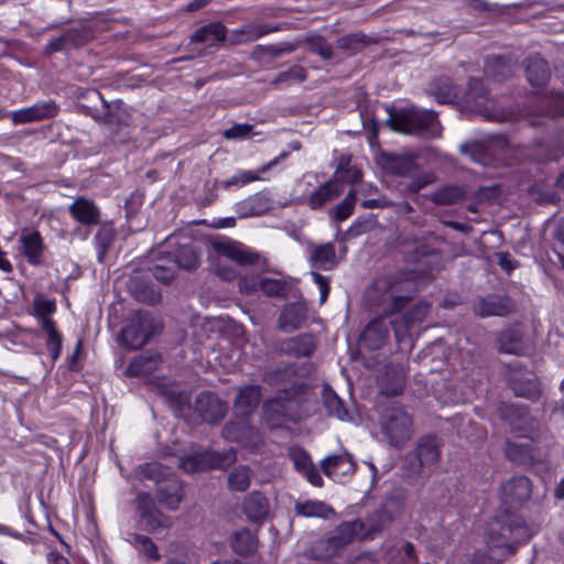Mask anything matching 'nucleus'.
Here are the masks:
<instances>
[{
	"label": "nucleus",
	"instance_id": "obj_44",
	"mask_svg": "<svg viewBox=\"0 0 564 564\" xmlns=\"http://www.w3.org/2000/svg\"><path fill=\"white\" fill-rule=\"evenodd\" d=\"M511 73L509 64L505 58L496 56L486 62V74L495 80H501Z\"/></svg>",
	"mask_w": 564,
	"mask_h": 564
},
{
	"label": "nucleus",
	"instance_id": "obj_56",
	"mask_svg": "<svg viewBox=\"0 0 564 564\" xmlns=\"http://www.w3.org/2000/svg\"><path fill=\"white\" fill-rule=\"evenodd\" d=\"M149 360L142 356L134 358L127 368V373L129 376H139L144 371L149 370L148 367Z\"/></svg>",
	"mask_w": 564,
	"mask_h": 564
},
{
	"label": "nucleus",
	"instance_id": "obj_46",
	"mask_svg": "<svg viewBox=\"0 0 564 564\" xmlns=\"http://www.w3.org/2000/svg\"><path fill=\"white\" fill-rule=\"evenodd\" d=\"M463 196V192L458 187H444L442 189L436 191L432 195L433 202L440 205H448L454 204Z\"/></svg>",
	"mask_w": 564,
	"mask_h": 564
},
{
	"label": "nucleus",
	"instance_id": "obj_39",
	"mask_svg": "<svg viewBox=\"0 0 564 564\" xmlns=\"http://www.w3.org/2000/svg\"><path fill=\"white\" fill-rule=\"evenodd\" d=\"M511 389L516 395L530 400H535L541 394L540 384L535 379H513L511 381Z\"/></svg>",
	"mask_w": 564,
	"mask_h": 564
},
{
	"label": "nucleus",
	"instance_id": "obj_8",
	"mask_svg": "<svg viewBox=\"0 0 564 564\" xmlns=\"http://www.w3.org/2000/svg\"><path fill=\"white\" fill-rule=\"evenodd\" d=\"M310 257L308 261L311 267L316 270H333L337 267L341 258L346 253V248L343 249V256L337 257L336 249L333 242L321 245L312 243L308 246Z\"/></svg>",
	"mask_w": 564,
	"mask_h": 564
},
{
	"label": "nucleus",
	"instance_id": "obj_50",
	"mask_svg": "<svg viewBox=\"0 0 564 564\" xmlns=\"http://www.w3.org/2000/svg\"><path fill=\"white\" fill-rule=\"evenodd\" d=\"M34 310L40 319L41 326L43 327L44 319H52L50 314L55 312L56 304L54 300H50L43 296H37L34 300Z\"/></svg>",
	"mask_w": 564,
	"mask_h": 564
},
{
	"label": "nucleus",
	"instance_id": "obj_49",
	"mask_svg": "<svg viewBox=\"0 0 564 564\" xmlns=\"http://www.w3.org/2000/svg\"><path fill=\"white\" fill-rule=\"evenodd\" d=\"M115 239L113 229L110 226H101L95 236L96 245L99 249V260L105 256L108 247Z\"/></svg>",
	"mask_w": 564,
	"mask_h": 564
},
{
	"label": "nucleus",
	"instance_id": "obj_19",
	"mask_svg": "<svg viewBox=\"0 0 564 564\" xmlns=\"http://www.w3.org/2000/svg\"><path fill=\"white\" fill-rule=\"evenodd\" d=\"M22 245V252L28 259V262L36 265L42 261L43 241L40 232L37 231H23L20 237Z\"/></svg>",
	"mask_w": 564,
	"mask_h": 564
},
{
	"label": "nucleus",
	"instance_id": "obj_36",
	"mask_svg": "<svg viewBox=\"0 0 564 564\" xmlns=\"http://www.w3.org/2000/svg\"><path fill=\"white\" fill-rule=\"evenodd\" d=\"M429 313V305L426 303H419L416 304L411 312L404 316L403 322L399 323L397 321L392 322V326L394 329V334L398 338L403 336V333L413 324L416 322H421L424 319L426 314Z\"/></svg>",
	"mask_w": 564,
	"mask_h": 564
},
{
	"label": "nucleus",
	"instance_id": "obj_27",
	"mask_svg": "<svg viewBox=\"0 0 564 564\" xmlns=\"http://www.w3.org/2000/svg\"><path fill=\"white\" fill-rule=\"evenodd\" d=\"M226 39V28L219 22L208 23L192 35L191 41L194 43H207L209 45L224 42Z\"/></svg>",
	"mask_w": 564,
	"mask_h": 564
},
{
	"label": "nucleus",
	"instance_id": "obj_9",
	"mask_svg": "<svg viewBox=\"0 0 564 564\" xmlns=\"http://www.w3.org/2000/svg\"><path fill=\"white\" fill-rule=\"evenodd\" d=\"M322 467L327 477L338 482L345 481L355 471V463L346 452L324 458Z\"/></svg>",
	"mask_w": 564,
	"mask_h": 564
},
{
	"label": "nucleus",
	"instance_id": "obj_40",
	"mask_svg": "<svg viewBox=\"0 0 564 564\" xmlns=\"http://www.w3.org/2000/svg\"><path fill=\"white\" fill-rule=\"evenodd\" d=\"M251 482V469L246 466L235 468L228 476V486L235 491H245Z\"/></svg>",
	"mask_w": 564,
	"mask_h": 564
},
{
	"label": "nucleus",
	"instance_id": "obj_15",
	"mask_svg": "<svg viewBox=\"0 0 564 564\" xmlns=\"http://www.w3.org/2000/svg\"><path fill=\"white\" fill-rule=\"evenodd\" d=\"M246 517L252 522H262L270 512L268 499L259 491L250 492L242 506Z\"/></svg>",
	"mask_w": 564,
	"mask_h": 564
},
{
	"label": "nucleus",
	"instance_id": "obj_51",
	"mask_svg": "<svg viewBox=\"0 0 564 564\" xmlns=\"http://www.w3.org/2000/svg\"><path fill=\"white\" fill-rule=\"evenodd\" d=\"M284 290L285 285L280 280L263 278L259 281V291L269 296L280 295Z\"/></svg>",
	"mask_w": 564,
	"mask_h": 564
},
{
	"label": "nucleus",
	"instance_id": "obj_38",
	"mask_svg": "<svg viewBox=\"0 0 564 564\" xmlns=\"http://www.w3.org/2000/svg\"><path fill=\"white\" fill-rule=\"evenodd\" d=\"M433 94L442 104L454 102L459 99L457 88L448 78H441L434 83Z\"/></svg>",
	"mask_w": 564,
	"mask_h": 564
},
{
	"label": "nucleus",
	"instance_id": "obj_16",
	"mask_svg": "<svg viewBox=\"0 0 564 564\" xmlns=\"http://www.w3.org/2000/svg\"><path fill=\"white\" fill-rule=\"evenodd\" d=\"M70 215L83 225H96L99 223L100 212L93 200L76 198L68 208Z\"/></svg>",
	"mask_w": 564,
	"mask_h": 564
},
{
	"label": "nucleus",
	"instance_id": "obj_45",
	"mask_svg": "<svg viewBox=\"0 0 564 564\" xmlns=\"http://www.w3.org/2000/svg\"><path fill=\"white\" fill-rule=\"evenodd\" d=\"M130 542L139 552L143 553L149 560H160L158 547L150 538L135 534L132 536V540Z\"/></svg>",
	"mask_w": 564,
	"mask_h": 564
},
{
	"label": "nucleus",
	"instance_id": "obj_22",
	"mask_svg": "<svg viewBox=\"0 0 564 564\" xmlns=\"http://www.w3.org/2000/svg\"><path fill=\"white\" fill-rule=\"evenodd\" d=\"M364 523L360 520L341 523L336 533L329 539V544L339 546L348 544L356 539L364 538Z\"/></svg>",
	"mask_w": 564,
	"mask_h": 564
},
{
	"label": "nucleus",
	"instance_id": "obj_14",
	"mask_svg": "<svg viewBox=\"0 0 564 564\" xmlns=\"http://www.w3.org/2000/svg\"><path fill=\"white\" fill-rule=\"evenodd\" d=\"M290 457L299 473L316 487L322 486L323 479L319 471L312 464L310 455L302 448L295 447L290 451Z\"/></svg>",
	"mask_w": 564,
	"mask_h": 564
},
{
	"label": "nucleus",
	"instance_id": "obj_26",
	"mask_svg": "<svg viewBox=\"0 0 564 564\" xmlns=\"http://www.w3.org/2000/svg\"><path fill=\"white\" fill-rule=\"evenodd\" d=\"M509 311V302L496 295L480 299L475 305V312L480 316H500L507 314Z\"/></svg>",
	"mask_w": 564,
	"mask_h": 564
},
{
	"label": "nucleus",
	"instance_id": "obj_21",
	"mask_svg": "<svg viewBox=\"0 0 564 564\" xmlns=\"http://www.w3.org/2000/svg\"><path fill=\"white\" fill-rule=\"evenodd\" d=\"M388 327L381 319L371 321L361 335V344L369 349H378L388 338Z\"/></svg>",
	"mask_w": 564,
	"mask_h": 564
},
{
	"label": "nucleus",
	"instance_id": "obj_34",
	"mask_svg": "<svg viewBox=\"0 0 564 564\" xmlns=\"http://www.w3.org/2000/svg\"><path fill=\"white\" fill-rule=\"evenodd\" d=\"M315 349L314 339L311 335H303L295 338H291L283 343L282 350L296 356L306 357L310 356Z\"/></svg>",
	"mask_w": 564,
	"mask_h": 564
},
{
	"label": "nucleus",
	"instance_id": "obj_29",
	"mask_svg": "<svg viewBox=\"0 0 564 564\" xmlns=\"http://www.w3.org/2000/svg\"><path fill=\"white\" fill-rule=\"evenodd\" d=\"M261 398L260 388L258 386H247L239 391L236 398V410L245 415L251 412L259 403Z\"/></svg>",
	"mask_w": 564,
	"mask_h": 564
},
{
	"label": "nucleus",
	"instance_id": "obj_24",
	"mask_svg": "<svg viewBox=\"0 0 564 564\" xmlns=\"http://www.w3.org/2000/svg\"><path fill=\"white\" fill-rule=\"evenodd\" d=\"M512 433L517 438L532 440L538 427V422L525 411L509 416Z\"/></svg>",
	"mask_w": 564,
	"mask_h": 564
},
{
	"label": "nucleus",
	"instance_id": "obj_33",
	"mask_svg": "<svg viewBox=\"0 0 564 564\" xmlns=\"http://www.w3.org/2000/svg\"><path fill=\"white\" fill-rule=\"evenodd\" d=\"M231 546L236 553L247 555L257 550L258 540L250 530L240 529L232 534Z\"/></svg>",
	"mask_w": 564,
	"mask_h": 564
},
{
	"label": "nucleus",
	"instance_id": "obj_20",
	"mask_svg": "<svg viewBox=\"0 0 564 564\" xmlns=\"http://www.w3.org/2000/svg\"><path fill=\"white\" fill-rule=\"evenodd\" d=\"M197 408L203 419L210 423L221 420L226 413V406L214 394H200L197 398Z\"/></svg>",
	"mask_w": 564,
	"mask_h": 564
},
{
	"label": "nucleus",
	"instance_id": "obj_28",
	"mask_svg": "<svg viewBox=\"0 0 564 564\" xmlns=\"http://www.w3.org/2000/svg\"><path fill=\"white\" fill-rule=\"evenodd\" d=\"M304 319L305 312L303 307L299 304H289L280 315L279 327L283 332H293L300 328Z\"/></svg>",
	"mask_w": 564,
	"mask_h": 564
},
{
	"label": "nucleus",
	"instance_id": "obj_48",
	"mask_svg": "<svg viewBox=\"0 0 564 564\" xmlns=\"http://www.w3.org/2000/svg\"><path fill=\"white\" fill-rule=\"evenodd\" d=\"M175 263L180 268L192 270L197 267L198 257L192 247L184 246L178 250Z\"/></svg>",
	"mask_w": 564,
	"mask_h": 564
},
{
	"label": "nucleus",
	"instance_id": "obj_62",
	"mask_svg": "<svg viewBox=\"0 0 564 564\" xmlns=\"http://www.w3.org/2000/svg\"><path fill=\"white\" fill-rule=\"evenodd\" d=\"M361 205L365 208H382V207H388V206L392 205V203L386 198H377V199H366L361 203Z\"/></svg>",
	"mask_w": 564,
	"mask_h": 564
},
{
	"label": "nucleus",
	"instance_id": "obj_3",
	"mask_svg": "<svg viewBox=\"0 0 564 564\" xmlns=\"http://www.w3.org/2000/svg\"><path fill=\"white\" fill-rule=\"evenodd\" d=\"M413 431L412 417L400 408L390 409L381 419V432L391 446L402 447Z\"/></svg>",
	"mask_w": 564,
	"mask_h": 564
},
{
	"label": "nucleus",
	"instance_id": "obj_37",
	"mask_svg": "<svg viewBox=\"0 0 564 564\" xmlns=\"http://www.w3.org/2000/svg\"><path fill=\"white\" fill-rule=\"evenodd\" d=\"M43 330L47 334L46 346L53 361H55L61 356L62 335L57 332L53 319L43 321Z\"/></svg>",
	"mask_w": 564,
	"mask_h": 564
},
{
	"label": "nucleus",
	"instance_id": "obj_13",
	"mask_svg": "<svg viewBox=\"0 0 564 564\" xmlns=\"http://www.w3.org/2000/svg\"><path fill=\"white\" fill-rule=\"evenodd\" d=\"M213 249L218 261L230 260L238 264H247L253 262V256L243 250L238 243L232 241H215Z\"/></svg>",
	"mask_w": 564,
	"mask_h": 564
},
{
	"label": "nucleus",
	"instance_id": "obj_57",
	"mask_svg": "<svg viewBox=\"0 0 564 564\" xmlns=\"http://www.w3.org/2000/svg\"><path fill=\"white\" fill-rule=\"evenodd\" d=\"M259 281H260V278H257V276H252V275L242 276L239 280V289H240V291H242L247 294L256 293L259 291Z\"/></svg>",
	"mask_w": 564,
	"mask_h": 564
},
{
	"label": "nucleus",
	"instance_id": "obj_30",
	"mask_svg": "<svg viewBox=\"0 0 564 564\" xmlns=\"http://www.w3.org/2000/svg\"><path fill=\"white\" fill-rule=\"evenodd\" d=\"M502 540L500 538H496L495 535L489 536L488 543L491 546H505L507 545V542L509 540H527L529 538V534L525 532V528L522 525L520 521H513L512 524L509 525H502L501 527V533H500Z\"/></svg>",
	"mask_w": 564,
	"mask_h": 564
},
{
	"label": "nucleus",
	"instance_id": "obj_47",
	"mask_svg": "<svg viewBox=\"0 0 564 564\" xmlns=\"http://www.w3.org/2000/svg\"><path fill=\"white\" fill-rule=\"evenodd\" d=\"M392 172L400 176L413 177L416 174V165L411 158H395L391 162Z\"/></svg>",
	"mask_w": 564,
	"mask_h": 564
},
{
	"label": "nucleus",
	"instance_id": "obj_23",
	"mask_svg": "<svg viewBox=\"0 0 564 564\" xmlns=\"http://www.w3.org/2000/svg\"><path fill=\"white\" fill-rule=\"evenodd\" d=\"M343 192L344 186L339 181H329L312 193L308 204L313 209H317L337 198Z\"/></svg>",
	"mask_w": 564,
	"mask_h": 564
},
{
	"label": "nucleus",
	"instance_id": "obj_60",
	"mask_svg": "<svg viewBox=\"0 0 564 564\" xmlns=\"http://www.w3.org/2000/svg\"><path fill=\"white\" fill-rule=\"evenodd\" d=\"M433 182H434V176L432 174H430V173H426V174H423V175L419 176L414 181H412L408 185V188H409L410 192L416 193L421 188H423L424 186H426V185H429V184H431Z\"/></svg>",
	"mask_w": 564,
	"mask_h": 564
},
{
	"label": "nucleus",
	"instance_id": "obj_59",
	"mask_svg": "<svg viewBox=\"0 0 564 564\" xmlns=\"http://www.w3.org/2000/svg\"><path fill=\"white\" fill-rule=\"evenodd\" d=\"M311 275L319 289L321 303H324L329 293V280L328 278L321 275L319 273L314 271L311 272Z\"/></svg>",
	"mask_w": 564,
	"mask_h": 564
},
{
	"label": "nucleus",
	"instance_id": "obj_32",
	"mask_svg": "<svg viewBox=\"0 0 564 564\" xmlns=\"http://www.w3.org/2000/svg\"><path fill=\"white\" fill-rule=\"evenodd\" d=\"M416 455L422 466L432 465L440 458V445L435 437H423L416 448Z\"/></svg>",
	"mask_w": 564,
	"mask_h": 564
},
{
	"label": "nucleus",
	"instance_id": "obj_53",
	"mask_svg": "<svg viewBox=\"0 0 564 564\" xmlns=\"http://www.w3.org/2000/svg\"><path fill=\"white\" fill-rule=\"evenodd\" d=\"M252 133V126L247 123H236L224 131V137L230 139H247Z\"/></svg>",
	"mask_w": 564,
	"mask_h": 564
},
{
	"label": "nucleus",
	"instance_id": "obj_5",
	"mask_svg": "<svg viewBox=\"0 0 564 564\" xmlns=\"http://www.w3.org/2000/svg\"><path fill=\"white\" fill-rule=\"evenodd\" d=\"M139 524L150 533H158L172 527L173 519L159 511L148 494H140L135 499Z\"/></svg>",
	"mask_w": 564,
	"mask_h": 564
},
{
	"label": "nucleus",
	"instance_id": "obj_52",
	"mask_svg": "<svg viewBox=\"0 0 564 564\" xmlns=\"http://www.w3.org/2000/svg\"><path fill=\"white\" fill-rule=\"evenodd\" d=\"M349 161L345 158H341L339 166L337 167L335 174L338 178L348 182L354 183L357 182L361 177V173L356 167H348L345 169V164H348Z\"/></svg>",
	"mask_w": 564,
	"mask_h": 564
},
{
	"label": "nucleus",
	"instance_id": "obj_35",
	"mask_svg": "<svg viewBox=\"0 0 564 564\" xmlns=\"http://www.w3.org/2000/svg\"><path fill=\"white\" fill-rule=\"evenodd\" d=\"M274 30L275 29H272L268 25H247L242 29L234 31L231 34L230 42L232 44L253 42L260 39L261 36L273 32Z\"/></svg>",
	"mask_w": 564,
	"mask_h": 564
},
{
	"label": "nucleus",
	"instance_id": "obj_1",
	"mask_svg": "<svg viewBox=\"0 0 564 564\" xmlns=\"http://www.w3.org/2000/svg\"><path fill=\"white\" fill-rule=\"evenodd\" d=\"M414 272H395L378 278L367 291V300L372 306L392 315L410 301L417 290Z\"/></svg>",
	"mask_w": 564,
	"mask_h": 564
},
{
	"label": "nucleus",
	"instance_id": "obj_11",
	"mask_svg": "<svg viewBox=\"0 0 564 564\" xmlns=\"http://www.w3.org/2000/svg\"><path fill=\"white\" fill-rule=\"evenodd\" d=\"M501 494L506 503H520L530 498L531 482L523 476L511 478L502 485Z\"/></svg>",
	"mask_w": 564,
	"mask_h": 564
},
{
	"label": "nucleus",
	"instance_id": "obj_18",
	"mask_svg": "<svg viewBox=\"0 0 564 564\" xmlns=\"http://www.w3.org/2000/svg\"><path fill=\"white\" fill-rule=\"evenodd\" d=\"M288 154L282 153L279 156L274 158L273 160L269 161L268 163L260 166L257 171H239L237 174H235L232 177L227 180L225 182V186L228 187L230 185H246L251 182L257 181H265L267 178L262 176V174H265L268 171H270L272 167L279 164L280 160L285 158Z\"/></svg>",
	"mask_w": 564,
	"mask_h": 564
},
{
	"label": "nucleus",
	"instance_id": "obj_64",
	"mask_svg": "<svg viewBox=\"0 0 564 564\" xmlns=\"http://www.w3.org/2000/svg\"><path fill=\"white\" fill-rule=\"evenodd\" d=\"M0 270L3 272H7V273L12 271L11 262L8 260L6 253L1 250H0Z\"/></svg>",
	"mask_w": 564,
	"mask_h": 564
},
{
	"label": "nucleus",
	"instance_id": "obj_7",
	"mask_svg": "<svg viewBox=\"0 0 564 564\" xmlns=\"http://www.w3.org/2000/svg\"><path fill=\"white\" fill-rule=\"evenodd\" d=\"M485 89L484 84L480 79H470L468 88L462 98V102L471 111L479 113L486 120L489 121H505L509 119L507 111H489L485 107L484 102Z\"/></svg>",
	"mask_w": 564,
	"mask_h": 564
},
{
	"label": "nucleus",
	"instance_id": "obj_55",
	"mask_svg": "<svg viewBox=\"0 0 564 564\" xmlns=\"http://www.w3.org/2000/svg\"><path fill=\"white\" fill-rule=\"evenodd\" d=\"M181 500H182V495H181L178 488H175V490L171 494H167V495L162 494L160 497L161 505L170 510L177 509Z\"/></svg>",
	"mask_w": 564,
	"mask_h": 564
},
{
	"label": "nucleus",
	"instance_id": "obj_2",
	"mask_svg": "<svg viewBox=\"0 0 564 564\" xmlns=\"http://www.w3.org/2000/svg\"><path fill=\"white\" fill-rule=\"evenodd\" d=\"M389 122L393 130L402 133H420L433 138L441 134L436 113L430 110L402 109L391 116Z\"/></svg>",
	"mask_w": 564,
	"mask_h": 564
},
{
	"label": "nucleus",
	"instance_id": "obj_4",
	"mask_svg": "<svg viewBox=\"0 0 564 564\" xmlns=\"http://www.w3.org/2000/svg\"><path fill=\"white\" fill-rule=\"evenodd\" d=\"M155 330L153 317L148 312H137L123 326L118 340L129 349L142 348Z\"/></svg>",
	"mask_w": 564,
	"mask_h": 564
},
{
	"label": "nucleus",
	"instance_id": "obj_10",
	"mask_svg": "<svg viewBox=\"0 0 564 564\" xmlns=\"http://www.w3.org/2000/svg\"><path fill=\"white\" fill-rule=\"evenodd\" d=\"M223 434L225 438L240 443L248 448H256L262 442L259 432L242 422L227 424Z\"/></svg>",
	"mask_w": 564,
	"mask_h": 564
},
{
	"label": "nucleus",
	"instance_id": "obj_54",
	"mask_svg": "<svg viewBox=\"0 0 564 564\" xmlns=\"http://www.w3.org/2000/svg\"><path fill=\"white\" fill-rule=\"evenodd\" d=\"M398 560L400 563L404 564L416 563L415 550L412 543H402V545L398 549Z\"/></svg>",
	"mask_w": 564,
	"mask_h": 564
},
{
	"label": "nucleus",
	"instance_id": "obj_61",
	"mask_svg": "<svg viewBox=\"0 0 564 564\" xmlns=\"http://www.w3.org/2000/svg\"><path fill=\"white\" fill-rule=\"evenodd\" d=\"M498 263L508 273L516 268L513 260L508 253H499Z\"/></svg>",
	"mask_w": 564,
	"mask_h": 564
},
{
	"label": "nucleus",
	"instance_id": "obj_58",
	"mask_svg": "<svg viewBox=\"0 0 564 564\" xmlns=\"http://www.w3.org/2000/svg\"><path fill=\"white\" fill-rule=\"evenodd\" d=\"M152 273H153V276L156 280H159V281H161L163 283H167L174 276V265H172V267H163V265H160V264H155L152 268Z\"/></svg>",
	"mask_w": 564,
	"mask_h": 564
},
{
	"label": "nucleus",
	"instance_id": "obj_12",
	"mask_svg": "<svg viewBox=\"0 0 564 564\" xmlns=\"http://www.w3.org/2000/svg\"><path fill=\"white\" fill-rule=\"evenodd\" d=\"M291 405L289 392H283V395L270 400L264 403V420L267 424L274 429L279 427L288 415Z\"/></svg>",
	"mask_w": 564,
	"mask_h": 564
},
{
	"label": "nucleus",
	"instance_id": "obj_17",
	"mask_svg": "<svg viewBox=\"0 0 564 564\" xmlns=\"http://www.w3.org/2000/svg\"><path fill=\"white\" fill-rule=\"evenodd\" d=\"M56 111V106L52 102L35 104L31 107L13 111L11 118L15 123H25L53 117Z\"/></svg>",
	"mask_w": 564,
	"mask_h": 564
},
{
	"label": "nucleus",
	"instance_id": "obj_63",
	"mask_svg": "<svg viewBox=\"0 0 564 564\" xmlns=\"http://www.w3.org/2000/svg\"><path fill=\"white\" fill-rule=\"evenodd\" d=\"M290 77L296 78L299 80H303L305 78L304 70L301 67H294L290 69L288 73H282L279 75L278 80H284Z\"/></svg>",
	"mask_w": 564,
	"mask_h": 564
},
{
	"label": "nucleus",
	"instance_id": "obj_25",
	"mask_svg": "<svg viewBox=\"0 0 564 564\" xmlns=\"http://www.w3.org/2000/svg\"><path fill=\"white\" fill-rule=\"evenodd\" d=\"M525 73L532 86L544 85L550 77L547 63L541 56H532L525 61Z\"/></svg>",
	"mask_w": 564,
	"mask_h": 564
},
{
	"label": "nucleus",
	"instance_id": "obj_31",
	"mask_svg": "<svg viewBox=\"0 0 564 564\" xmlns=\"http://www.w3.org/2000/svg\"><path fill=\"white\" fill-rule=\"evenodd\" d=\"M295 511L307 518L327 519L334 514V510L329 506L317 500L299 501L295 503Z\"/></svg>",
	"mask_w": 564,
	"mask_h": 564
},
{
	"label": "nucleus",
	"instance_id": "obj_43",
	"mask_svg": "<svg viewBox=\"0 0 564 564\" xmlns=\"http://www.w3.org/2000/svg\"><path fill=\"white\" fill-rule=\"evenodd\" d=\"M323 400L329 415L339 420H344L346 417L347 412L343 406V402L333 390L325 389Z\"/></svg>",
	"mask_w": 564,
	"mask_h": 564
},
{
	"label": "nucleus",
	"instance_id": "obj_6",
	"mask_svg": "<svg viewBox=\"0 0 564 564\" xmlns=\"http://www.w3.org/2000/svg\"><path fill=\"white\" fill-rule=\"evenodd\" d=\"M235 460L236 453L234 449H228L224 453L210 451L182 458L181 467L186 473H197L214 468H226Z\"/></svg>",
	"mask_w": 564,
	"mask_h": 564
},
{
	"label": "nucleus",
	"instance_id": "obj_42",
	"mask_svg": "<svg viewBox=\"0 0 564 564\" xmlns=\"http://www.w3.org/2000/svg\"><path fill=\"white\" fill-rule=\"evenodd\" d=\"M356 199V192L350 189L344 200L329 212V215L337 221L346 220L354 212Z\"/></svg>",
	"mask_w": 564,
	"mask_h": 564
},
{
	"label": "nucleus",
	"instance_id": "obj_41",
	"mask_svg": "<svg viewBox=\"0 0 564 564\" xmlns=\"http://www.w3.org/2000/svg\"><path fill=\"white\" fill-rule=\"evenodd\" d=\"M164 564H197V561L187 547L172 544L169 547L167 560Z\"/></svg>",
	"mask_w": 564,
	"mask_h": 564
}]
</instances>
